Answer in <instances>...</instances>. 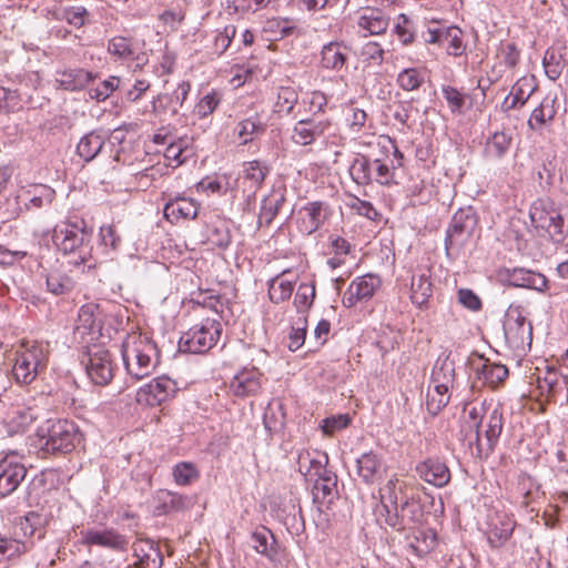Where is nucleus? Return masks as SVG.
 Listing matches in <instances>:
<instances>
[{"label":"nucleus","mask_w":568,"mask_h":568,"mask_svg":"<svg viewBox=\"0 0 568 568\" xmlns=\"http://www.w3.org/2000/svg\"><path fill=\"white\" fill-rule=\"evenodd\" d=\"M515 520L511 515L504 511H495L489 516L487 540L490 547H501L513 535Z\"/></svg>","instance_id":"17"},{"label":"nucleus","mask_w":568,"mask_h":568,"mask_svg":"<svg viewBox=\"0 0 568 568\" xmlns=\"http://www.w3.org/2000/svg\"><path fill=\"white\" fill-rule=\"evenodd\" d=\"M503 414L498 408H495L491 412L486 413L481 425V429L485 436V442H483V453L487 455L493 453L498 443L499 436L503 430Z\"/></svg>","instance_id":"29"},{"label":"nucleus","mask_w":568,"mask_h":568,"mask_svg":"<svg viewBox=\"0 0 568 568\" xmlns=\"http://www.w3.org/2000/svg\"><path fill=\"white\" fill-rule=\"evenodd\" d=\"M542 230H546L548 234L557 241H560L567 233L565 220L556 210L550 212V215L548 216L546 225L542 227Z\"/></svg>","instance_id":"59"},{"label":"nucleus","mask_w":568,"mask_h":568,"mask_svg":"<svg viewBox=\"0 0 568 568\" xmlns=\"http://www.w3.org/2000/svg\"><path fill=\"white\" fill-rule=\"evenodd\" d=\"M347 61V48L339 42H329L322 48L321 65L327 70L339 71Z\"/></svg>","instance_id":"36"},{"label":"nucleus","mask_w":568,"mask_h":568,"mask_svg":"<svg viewBox=\"0 0 568 568\" xmlns=\"http://www.w3.org/2000/svg\"><path fill=\"white\" fill-rule=\"evenodd\" d=\"M387 143L389 145H381L379 142L377 143L376 148L378 149L381 155L375 153L373 160V181L377 182L381 185H392L393 183H395V164L394 159H392L388 154L389 148L393 149V155L397 160L398 166L402 165L403 160L402 152L395 145H392L390 141H388Z\"/></svg>","instance_id":"15"},{"label":"nucleus","mask_w":568,"mask_h":568,"mask_svg":"<svg viewBox=\"0 0 568 568\" xmlns=\"http://www.w3.org/2000/svg\"><path fill=\"white\" fill-rule=\"evenodd\" d=\"M329 126L331 122L328 120H301L294 125L292 140L298 145H310L322 136Z\"/></svg>","instance_id":"24"},{"label":"nucleus","mask_w":568,"mask_h":568,"mask_svg":"<svg viewBox=\"0 0 568 568\" xmlns=\"http://www.w3.org/2000/svg\"><path fill=\"white\" fill-rule=\"evenodd\" d=\"M185 151V141L179 140L176 142H171L164 151V158L171 165L179 166L186 160V156L183 155Z\"/></svg>","instance_id":"61"},{"label":"nucleus","mask_w":568,"mask_h":568,"mask_svg":"<svg viewBox=\"0 0 568 568\" xmlns=\"http://www.w3.org/2000/svg\"><path fill=\"white\" fill-rule=\"evenodd\" d=\"M359 55L363 61L379 65L384 60V50L377 42L369 41L362 47Z\"/></svg>","instance_id":"63"},{"label":"nucleus","mask_w":568,"mask_h":568,"mask_svg":"<svg viewBox=\"0 0 568 568\" xmlns=\"http://www.w3.org/2000/svg\"><path fill=\"white\" fill-rule=\"evenodd\" d=\"M400 499L399 514L403 517V530L409 525H420L425 520V511L420 495L414 490H403L399 486Z\"/></svg>","instance_id":"19"},{"label":"nucleus","mask_w":568,"mask_h":568,"mask_svg":"<svg viewBox=\"0 0 568 568\" xmlns=\"http://www.w3.org/2000/svg\"><path fill=\"white\" fill-rule=\"evenodd\" d=\"M275 537L272 531L261 526L251 534V546L254 550L270 559H273L276 555L275 549Z\"/></svg>","instance_id":"41"},{"label":"nucleus","mask_w":568,"mask_h":568,"mask_svg":"<svg viewBox=\"0 0 568 568\" xmlns=\"http://www.w3.org/2000/svg\"><path fill=\"white\" fill-rule=\"evenodd\" d=\"M375 152L368 154L357 153L351 166L349 174L352 180L358 185H368L373 182Z\"/></svg>","instance_id":"34"},{"label":"nucleus","mask_w":568,"mask_h":568,"mask_svg":"<svg viewBox=\"0 0 568 568\" xmlns=\"http://www.w3.org/2000/svg\"><path fill=\"white\" fill-rule=\"evenodd\" d=\"M555 209L549 199H538L530 207L529 216L532 224L537 229H542L546 225L547 219Z\"/></svg>","instance_id":"49"},{"label":"nucleus","mask_w":568,"mask_h":568,"mask_svg":"<svg viewBox=\"0 0 568 568\" xmlns=\"http://www.w3.org/2000/svg\"><path fill=\"white\" fill-rule=\"evenodd\" d=\"M477 215L469 206L459 209L452 217L446 230L445 252L447 257L455 260L470 242L477 226Z\"/></svg>","instance_id":"4"},{"label":"nucleus","mask_w":568,"mask_h":568,"mask_svg":"<svg viewBox=\"0 0 568 568\" xmlns=\"http://www.w3.org/2000/svg\"><path fill=\"white\" fill-rule=\"evenodd\" d=\"M315 294V284L313 282L300 284L294 297V305L298 313L304 314L313 305Z\"/></svg>","instance_id":"52"},{"label":"nucleus","mask_w":568,"mask_h":568,"mask_svg":"<svg viewBox=\"0 0 568 568\" xmlns=\"http://www.w3.org/2000/svg\"><path fill=\"white\" fill-rule=\"evenodd\" d=\"M507 344L515 351H525L532 342V325L524 315L521 306L510 305L504 323Z\"/></svg>","instance_id":"8"},{"label":"nucleus","mask_w":568,"mask_h":568,"mask_svg":"<svg viewBox=\"0 0 568 568\" xmlns=\"http://www.w3.org/2000/svg\"><path fill=\"white\" fill-rule=\"evenodd\" d=\"M28 469L14 450L0 459V498L12 495L26 479Z\"/></svg>","instance_id":"11"},{"label":"nucleus","mask_w":568,"mask_h":568,"mask_svg":"<svg viewBox=\"0 0 568 568\" xmlns=\"http://www.w3.org/2000/svg\"><path fill=\"white\" fill-rule=\"evenodd\" d=\"M332 209L323 201L308 202L297 211L296 224L302 234L311 235L331 217Z\"/></svg>","instance_id":"13"},{"label":"nucleus","mask_w":568,"mask_h":568,"mask_svg":"<svg viewBox=\"0 0 568 568\" xmlns=\"http://www.w3.org/2000/svg\"><path fill=\"white\" fill-rule=\"evenodd\" d=\"M486 413L483 405L471 406L469 403H466L462 416V432L465 433V438H467L468 433H474V438H469V444L475 443L479 454L484 449L481 425Z\"/></svg>","instance_id":"21"},{"label":"nucleus","mask_w":568,"mask_h":568,"mask_svg":"<svg viewBox=\"0 0 568 568\" xmlns=\"http://www.w3.org/2000/svg\"><path fill=\"white\" fill-rule=\"evenodd\" d=\"M298 102V92L292 85H281L277 89V99L274 105V112L288 115Z\"/></svg>","instance_id":"44"},{"label":"nucleus","mask_w":568,"mask_h":568,"mask_svg":"<svg viewBox=\"0 0 568 568\" xmlns=\"http://www.w3.org/2000/svg\"><path fill=\"white\" fill-rule=\"evenodd\" d=\"M207 242L219 248H227L232 242L229 224L225 221L213 223L209 229Z\"/></svg>","instance_id":"46"},{"label":"nucleus","mask_w":568,"mask_h":568,"mask_svg":"<svg viewBox=\"0 0 568 568\" xmlns=\"http://www.w3.org/2000/svg\"><path fill=\"white\" fill-rule=\"evenodd\" d=\"M200 474L192 463L182 462L173 468V477L178 485L186 486L199 478Z\"/></svg>","instance_id":"53"},{"label":"nucleus","mask_w":568,"mask_h":568,"mask_svg":"<svg viewBox=\"0 0 568 568\" xmlns=\"http://www.w3.org/2000/svg\"><path fill=\"white\" fill-rule=\"evenodd\" d=\"M356 465L357 475L366 484L375 483L382 476L385 469L382 457L374 452L362 454L356 459Z\"/></svg>","instance_id":"30"},{"label":"nucleus","mask_w":568,"mask_h":568,"mask_svg":"<svg viewBox=\"0 0 568 568\" xmlns=\"http://www.w3.org/2000/svg\"><path fill=\"white\" fill-rule=\"evenodd\" d=\"M442 93L444 99L447 101L450 111L453 113H462L465 104V95L450 85H444Z\"/></svg>","instance_id":"62"},{"label":"nucleus","mask_w":568,"mask_h":568,"mask_svg":"<svg viewBox=\"0 0 568 568\" xmlns=\"http://www.w3.org/2000/svg\"><path fill=\"white\" fill-rule=\"evenodd\" d=\"M450 399L449 389L445 387H435L428 390L426 407L432 415H437Z\"/></svg>","instance_id":"50"},{"label":"nucleus","mask_w":568,"mask_h":568,"mask_svg":"<svg viewBox=\"0 0 568 568\" xmlns=\"http://www.w3.org/2000/svg\"><path fill=\"white\" fill-rule=\"evenodd\" d=\"M222 324L216 318H204L183 333L179 339L181 353L203 354L216 345Z\"/></svg>","instance_id":"5"},{"label":"nucleus","mask_w":568,"mask_h":568,"mask_svg":"<svg viewBox=\"0 0 568 568\" xmlns=\"http://www.w3.org/2000/svg\"><path fill=\"white\" fill-rule=\"evenodd\" d=\"M381 286V280L373 274L358 276L351 282L344 293L343 303L347 307L355 306L358 302L371 300Z\"/></svg>","instance_id":"16"},{"label":"nucleus","mask_w":568,"mask_h":568,"mask_svg":"<svg viewBox=\"0 0 568 568\" xmlns=\"http://www.w3.org/2000/svg\"><path fill=\"white\" fill-rule=\"evenodd\" d=\"M504 274L509 286L530 288L537 292H544L548 287V278L544 274L528 268H506Z\"/></svg>","instance_id":"20"},{"label":"nucleus","mask_w":568,"mask_h":568,"mask_svg":"<svg viewBox=\"0 0 568 568\" xmlns=\"http://www.w3.org/2000/svg\"><path fill=\"white\" fill-rule=\"evenodd\" d=\"M390 508L385 501H381V504L376 507V516L377 521L384 523L385 525L402 531L403 530V517H400L399 508L394 507Z\"/></svg>","instance_id":"48"},{"label":"nucleus","mask_w":568,"mask_h":568,"mask_svg":"<svg viewBox=\"0 0 568 568\" xmlns=\"http://www.w3.org/2000/svg\"><path fill=\"white\" fill-rule=\"evenodd\" d=\"M47 287L54 295H63L73 288V282L70 277L59 273H50L47 276Z\"/></svg>","instance_id":"57"},{"label":"nucleus","mask_w":568,"mask_h":568,"mask_svg":"<svg viewBox=\"0 0 568 568\" xmlns=\"http://www.w3.org/2000/svg\"><path fill=\"white\" fill-rule=\"evenodd\" d=\"M138 568H161L163 562L159 547L150 539H138L132 546Z\"/></svg>","instance_id":"28"},{"label":"nucleus","mask_w":568,"mask_h":568,"mask_svg":"<svg viewBox=\"0 0 568 568\" xmlns=\"http://www.w3.org/2000/svg\"><path fill=\"white\" fill-rule=\"evenodd\" d=\"M288 272V270H284L268 281V297L275 304L287 301L293 293L294 281L283 278Z\"/></svg>","instance_id":"42"},{"label":"nucleus","mask_w":568,"mask_h":568,"mask_svg":"<svg viewBox=\"0 0 568 568\" xmlns=\"http://www.w3.org/2000/svg\"><path fill=\"white\" fill-rule=\"evenodd\" d=\"M448 40L446 43L447 53L454 57L462 55L465 50L463 43V31L455 26H450V31L447 33Z\"/></svg>","instance_id":"64"},{"label":"nucleus","mask_w":568,"mask_h":568,"mask_svg":"<svg viewBox=\"0 0 568 568\" xmlns=\"http://www.w3.org/2000/svg\"><path fill=\"white\" fill-rule=\"evenodd\" d=\"M39 447L45 454L71 453L82 440L79 426L68 419H49L38 427Z\"/></svg>","instance_id":"2"},{"label":"nucleus","mask_w":568,"mask_h":568,"mask_svg":"<svg viewBox=\"0 0 568 568\" xmlns=\"http://www.w3.org/2000/svg\"><path fill=\"white\" fill-rule=\"evenodd\" d=\"M55 196L53 189L47 185H36L33 187V195L30 197V204L36 209H41L50 205Z\"/></svg>","instance_id":"58"},{"label":"nucleus","mask_w":568,"mask_h":568,"mask_svg":"<svg viewBox=\"0 0 568 568\" xmlns=\"http://www.w3.org/2000/svg\"><path fill=\"white\" fill-rule=\"evenodd\" d=\"M108 52L115 59L134 62L133 70H142L149 62L145 51H140L133 38L116 36L108 41Z\"/></svg>","instance_id":"14"},{"label":"nucleus","mask_w":568,"mask_h":568,"mask_svg":"<svg viewBox=\"0 0 568 568\" xmlns=\"http://www.w3.org/2000/svg\"><path fill=\"white\" fill-rule=\"evenodd\" d=\"M555 101L556 99L545 97L540 104L532 110L528 120V126L530 130H539L542 125L551 122L555 119Z\"/></svg>","instance_id":"43"},{"label":"nucleus","mask_w":568,"mask_h":568,"mask_svg":"<svg viewBox=\"0 0 568 568\" xmlns=\"http://www.w3.org/2000/svg\"><path fill=\"white\" fill-rule=\"evenodd\" d=\"M423 74L415 68L405 69L397 75V83L405 91L416 90L423 84Z\"/></svg>","instance_id":"54"},{"label":"nucleus","mask_w":568,"mask_h":568,"mask_svg":"<svg viewBox=\"0 0 568 568\" xmlns=\"http://www.w3.org/2000/svg\"><path fill=\"white\" fill-rule=\"evenodd\" d=\"M430 382L435 387L453 388L455 382V362L449 356L438 357L436 361Z\"/></svg>","instance_id":"37"},{"label":"nucleus","mask_w":568,"mask_h":568,"mask_svg":"<svg viewBox=\"0 0 568 568\" xmlns=\"http://www.w3.org/2000/svg\"><path fill=\"white\" fill-rule=\"evenodd\" d=\"M163 214L171 223H178L180 220L195 219L199 206L191 199L179 197L165 204Z\"/></svg>","instance_id":"33"},{"label":"nucleus","mask_w":568,"mask_h":568,"mask_svg":"<svg viewBox=\"0 0 568 568\" xmlns=\"http://www.w3.org/2000/svg\"><path fill=\"white\" fill-rule=\"evenodd\" d=\"M87 348L82 363L85 365L89 378L95 385H108L113 379L115 369L110 352L95 344Z\"/></svg>","instance_id":"9"},{"label":"nucleus","mask_w":568,"mask_h":568,"mask_svg":"<svg viewBox=\"0 0 568 568\" xmlns=\"http://www.w3.org/2000/svg\"><path fill=\"white\" fill-rule=\"evenodd\" d=\"M263 374L255 367L239 372L230 383V389L237 397L256 396L262 389Z\"/></svg>","instance_id":"22"},{"label":"nucleus","mask_w":568,"mask_h":568,"mask_svg":"<svg viewBox=\"0 0 568 568\" xmlns=\"http://www.w3.org/2000/svg\"><path fill=\"white\" fill-rule=\"evenodd\" d=\"M416 473L426 483L443 488L450 481L452 474L447 465L437 458H427L416 466Z\"/></svg>","instance_id":"23"},{"label":"nucleus","mask_w":568,"mask_h":568,"mask_svg":"<svg viewBox=\"0 0 568 568\" xmlns=\"http://www.w3.org/2000/svg\"><path fill=\"white\" fill-rule=\"evenodd\" d=\"M268 173V166L261 161L254 160L244 163L243 176L251 182V186L255 190L261 187Z\"/></svg>","instance_id":"47"},{"label":"nucleus","mask_w":568,"mask_h":568,"mask_svg":"<svg viewBox=\"0 0 568 568\" xmlns=\"http://www.w3.org/2000/svg\"><path fill=\"white\" fill-rule=\"evenodd\" d=\"M235 130L241 140V144L245 145L252 142L255 136L264 134L266 124L263 122L262 116L255 113L240 121Z\"/></svg>","instance_id":"40"},{"label":"nucleus","mask_w":568,"mask_h":568,"mask_svg":"<svg viewBox=\"0 0 568 568\" xmlns=\"http://www.w3.org/2000/svg\"><path fill=\"white\" fill-rule=\"evenodd\" d=\"M81 542L85 546H99L112 550H124L126 538L112 528H88L81 531Z\"/></svg>","instance_id":"18"},{"label":"nucleus","mask_w":568,"mask_h":568,"mask_svg":"<svg viewBox=\"0 0 568 568\" xmlns=\"http://www.w3.org/2000/svg\"><path fill=\"white\" fill-rule=\"evenodd\" d=\"M120 85V78L110 77L109 79L102 81L95 88H90L88 94L90 99H94L97 101L106 100L113 91H115Z\"/></svg>","instance_id":"56"},{"label":"nucleus","mask_w":568,"mask_h":568,"mask_svg":"<svg viewBox=\"0 0 568 568\" xmlns=\"http://www.w3.org/2000/svg\"><path fill=\"white\" fill-rule=\"evenodd\" d=\"M388 17L376 8H367L358 18V26L369 34H382L387 30Z\"/></svg>","instance_id":"39"},{"label":"nucleus","mask_w":568,"mask_h":568,"mask_svg":"<svg viewBox=\"0 0 568 568\" xmlns=\"http://www.w3.org/2000/svg\"><path fill=\"white\" fill-rule=\"evenodd\" d=\"M53 242L65 255H70L69 264L74 266L87 265L92 260L91 234L83 227L63 222L54 227Z\"/></svg>","instance_id":"3"},{"label":"nucleus","mask_w":568,"mask_h":568,"mask_svg":"<svg viewBox=\"0 0 568 568\" xmlns=\"http://www.w3.org/2000/svg\"><path fill=\"white\" fill-rule=\"evenodd\" d=\"M26 551L22 541L0 534V561L20 556Z\"/></svg>","instance_id":"55"},{"label":"nucleus","mask_w":568,"mask_h":568,"mask_svg":"<svg viewBox=\"0 0 568 568\" xmlns=\"http://www.w3.org/2000/svg\"><path fill=\"white\" fill-rule=\"evenodd\" d=\"M471 367L475 378L480 381L483 385L495 387L508 377V368L505 365L491 363L484 357L473 362Z\"/></svg>","instance_id":"25"},{"label":"nucleus","mask_w":568,"mask_h":568,"mask_svg":"<svg viewBox=\"0 0 568 568\" xmlns=\"http://www.w3.org/2000/svg\"><path fill=\"white\" fill-rule=\"evenodd\" d=\"M403 486V490H409L406 486L405 483L403 481H399L397 478H392L387 481V484L385 485V487L382 489V500L381 501H387L388 505L390 506H394V507H399L398 506V494L400 495L399 493V486Z\"/></svg>","instance_id":"60"},{"label":"nucleus","mask_w":568,"mask_h":568,"mask_svg":"<svg viewBox=\"0 0 568 568\" xmlns=\"http://www.w3.org/2000/svg\"><path fill=\"white\" fill-rule=\"evenodd\" d=\"M105 141L106 135L102 131H91L80 139L77 153L82 160L90 162L102 151Z\"/></svg>","instance_id":"35"},{"label":"nucleus","mask_w":568,"mask_h":568,"mask_svg":"<svg viewBox=\"0 0 568 568\" xmlns=\"http://www.w3.org/2000/svg\"><path fill=\"white\" fill-rule=\"evenodd\" d=\"M47 352L41 344L22 345L16 352L12 376L20 385H30L47 367Z\"/></svg>","instance_id":"6"},{"label":"nucleus","mask_w":568,"mask_h":568,"mask_svg":"<svg viewBox=\"0 0 568 568\" xmlns=\"http://www.w3.org/2000/svg\"><path fill=\"white\" fill-rule=\"evenodd\" d=\"M91 80V73L83 70L64 71L59 79L60 87L68 91H78L84 88Z\"/></svg>","instance_id":"45"},{"label":"nucleus","mask_w":568,"mask_h":568,"mask_svg":"<svg viewBox=\"0 0 568 568\" xmlns=\"http://www.w3.org/2000/svg\"><path fill=\"white\" fill-rule=\"evenodd\" d=\"M88 16L87 9L82 6L64 7L58 13L60 20L78 29L85 24Z\"/></svg>","instance_id":"51"},{"label":"nucleus","mask_w":568,"mask_h":568,"mask_svg":"<svg viewBox=\"0 0 568 568\" xmlns=\"http://www.w3.org/2000/svg\"><path fill=\"white\" fill-rule=\"evenodd\" d=\"M286 202V189L283 186L273 187L271 192L265 195L261 202V209L258 213V226H268L278 212L282 210Z\"/></svg>","instance_id":"27"},{"label":"nucleus","mask_w":568,"mask_h":568,"mask_svg":"<svg viewBox=\"0 0 568 568\" xmlns=\"http://www.w3.org/2000/svg\"><path fill=\"white\" fill-rule=\"evenodd\" d=\"M536 89L537 85L534 83L532 78L519 79L513 87L510 93L503 101L501 109L505 112H508L513 109H516L518 105H525Z\"/></svg>","instance_id":"32"},{"label":"nucleus","mask_w":568,"mask_h":568,"mask_svg":"<svg viewBox=\"0 0 568 568\" xmlns=\"http://www.w3.org/2000/svg\"><path fill=\"white\" fill-rule=\"evenodd\" d=\"M513 144V133L509 130L495 131L485 142L484 156L489 160H500L506 156Z\"/></svg>","instance_id":"31"},{"label":"nucleus","mask_w":568,"mask_h":568,"mask_svg":"<svg viewBox=\"0 0 568 568\" xmlns=\"http://www.w3.org/2000/svg\"><path fill=\"white\" fill-rule=\"evenodd\" d=\"M103 320V311L98 304L82 305L74 326V335L80 338V343L89 346L90 343L98 341L102 336Z\"/></svg>","instance_id":"10"},{"label":"nucleus","mask_w":568,"mask_h":568,"mask_svg":"<svg viewBox=\"0 0 568 568\" xmlns=\"http://www.w3.org/2000/svg\"><path fill=\"white\" fill-rule=\"evenodd\" d=\"M328 457L326 454L322 458H311L310 454L300 455L298 470L311 480L314 479V495L316 498L324 499L329 496L336 487V476L325 468Z\"/></svg>","instance_id":"7"},{"label":"nucleus","mask_w":568,"mask_h":568,"mask_svg":"<svg viewBox=\"0 0 568 568\" xmlns=\"http://www.w3.org/2000/svg\"><path fill=\"white\" fill-rule=\"evenodd\" d=\"M430 276L425 272L413 275L410 283V300L418 308H427L433 295Z\"/></svg>","instance_id":"38"},{"label":"nucleus","mask_w":568,"mask_h":568,"mask_svg":"<svg viewBox=\"0 0 568 568\" xmlns=\"http://www.w3.org/2000/svg\"><path fill=\"white\" fill-rule=\"evenodd\" d=\"M176 390V383L173 379L160 376L141 386L136 392L135 399L141 405L160 406L171 399Z\"/></svg>","instance_id":"12"},{"label":"nucleus","mask_w":568,"mask_h":568,"mask_svg":"<svg viewBox=\"0 0 568 568\" xmlns=\"http://www.w3.org/2000/svg\"><path fill=\"white\" fill-rule=\"evenodd\" d=\"M568 48L565 43L557 42L548 48L542 58V65L546 77L556 81L560 78L564 69L566 68Z\"/></svg>","instance_id":"26"},{"label":"nucleus","mask_w":568,"mask_h":568,"mask_svg":"<svg viewBox=\"0 0 568 568\" xmlns=\"http://www.w3.org/2000/svg\"><path fill=\"white\" fill-rule=\"evenodd\" d=\"M122 358L128 374L135 379H142L156 367L159 352L148 336L133 333L122 344Z\"/></svg>","instance_id":"1"}]
</instances>
